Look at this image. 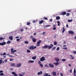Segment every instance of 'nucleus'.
Wrapping results in <instances>:
<instances>
[{
    "mask_svg": "<svg viewBox=\"0 0 76 76\" xmlns=\"http://www.w3.org/2000/svg\"><path fill=\"white\" fill-rule=\"evenodd\" d=\"M9 39L11 40H13V37L11 36L9 37Z\"/></svg>",
    "mask_w": 76,
    "mask_h": 76,
    "instance_id": "a211bd4d",
    "label": "nucleus"
},
{
    "mask_svg": "<svg viewBox=\"0 0 76 76\" xmlns=\"http://www.w3.org/2000/svg\"><path fill=\"white\" fill-rule=\"evenodd\" d=\"M41 42V40H39L37 43V44L36 45L37 46H40V44Z\"/></svg>",
    "mask_w": 76,
    "mask_h": 76,
    "instance_id": "20e7f679",
    "label": "nucleus"
},
{
    "mask_svg": "<svg viewBox=\"0 0 76 76\" xmlns=\"http://www.w3.org/2000/svg\"><path fill=\"white\" fill-rule=\"evenodd\" d=\"M14 60V59H10V61H13Z\"/></svg>",
    "mask_w": 76,
    "mask_h": 76,
    "instance_id": "4c0bfd02",
    "label": "nucleus"
},
{
    "mask_svg": "<svg viewBox=\"0 0 76 76\" xmlns=\"http://www.w3.org/2000/svg\"><path fill=\"white\" fill-rule=\"evenodd\" d=\"M3 39H4V38L2 37L0 38V41H2Z\"/></svg>",
    "mask_w": 76,
    "mask_h": 76,
    "instance_id": "2f4dec72",
    "label": "nucleus"
},
{
    "mask_svg": "<svg viewBox=\"0 0 76 76\" xmlns=\"http://www.w3.org/2000/svg\"><path fill=\"white\" fill-rule=\"evenodd\" d=\"M66 14V12H64L61 13V15H65Z\"/></svg>",
    "mask_w": 76,
    "mask_h": 76,
    "instance_id": "a878e982",
    "label": "nucleus"
},
{
    "mask_svg": "<svg viewBox=\"0 0 76 76\" xmlns=\"http://www.w3.org/2000/svg\"><path fill=\"white\" fill-rule=\"evenodd\" d=\"M23 30H24L23 28H22L20 29V31H23Z\"/></svg>",
    "mask_w": 76,
    "mask_h": 76,
    "instance_id": "a18cd8bd",
    "label": "nucleus"
},
{
    "mask_svg": "<svg viewBox=\"0 0 76 76\" xmlns=\"http://www.w3.org/2000/svg\"><path fill=\"white\" fill-rule=\"evenodd\" d=\"M55 61H56L57 62H59L60 59H59L58 58H55Z\"/></svg>",
    "mask_w": 76,
    "mask_h": 76,
    "instance_id": "9d476101",
    "label": "nucleus"
},
{
    "mask_svg": "<svg viewBox=\"0 0 76 76\" xmlns=\"http://www.w3.org/2000/svg\"><path fill=\"white\" fill-rule=\"evenodd\" d=\"M66 61V60L65 59H62V60H61V61Z\"/></svg>",
    "mask_w": 76,
    "mask_h": 76,
    "instance_id": "473e14b6",
    "label": "nucleus"
},
{
    "mask_svg": "<svg viewBox=\"0 0 76 76\" xmlns=\"http://www.w3.org/2000/svg\"><path fill=\"white\" fill-rule=\"evenodd\" d=\"M43 74V72L42 71H41L40 72H39L37 73V75H42Z\"/></svg>",
    "mask_w": 76,
    "mask_h": 76,
    "instance_id": "0eeeda50",
    "label": "nucleus"
},
{
    "mask_svg": "<svg viewBox=\"0 0 76 76\" xmlns=\"http://www.w3.org/2000/svg\"><path fill=\"white\" fill-rule=\"evenodd\" d=\"M19 38V36L15 37V39H18Z\"/></svg>",
    "mask_w": 76,
    "mask_h": 76,
    "instance_id": "13d9d810",
    "label": "nucleus"
},
{
    "mask_svg": "<svg viewBox=\"0 0 76 76\" xmlns=\"http://www.w3.org/2000/svg\"><path fill=\"white\" fill-rule=\"evenodd\" d=\"M70 56L71 57V59L72 60H73L74 59V57L72 56V55H70Z\"/></svg>",
    "mask_w": 76,
    "mask_h": 76,
    "instance_id": "393cba45",
    "label": "nucleus"
},
{
    "mask_svg": "<svg viewBox=\"0 0 76 76\" xmlns=\"http://www.w3.org/2000/svg\"><path fill=\"white\" fill-rule=\"evenodd\" d=\"M6 44V42H4L2 43H0V45L3 46L4 45H5Z\"/></svg>",
    "mask_w": 76,
    "mask_h": 76,
    "instance_id": "423d86ee",
    "label": "nucleus"
},
{
    "mask_svg": "<svg viewBox=\"0 0 76 76\" xmlns=\"http://www.w3.org/2000/svg\"><path fill=\"white\" fill-rule=\"evenodd\" d=\"M70 14L69 13H67L66 14V16H69V15Z\"/></svg>",
    "mask_w": 76,
    "mask_h": 76,
    "instance_id": "5fc2aeb1",
    "label": "nucleus"
},
{
    "mask_svg": "<svg viewBox=\"0 0 76 76\" xmlns=\"http://www.w3.org/2000/svg\"><path fill=\"white\" fill-rule=\"evenodd\" d=\"M63 49H67V47H66L65 48H64L63 47Z\"/></svg>",
    "mask_w": 76,
    "mask_h": 76,
    "instance_id": "49530a36",
    "label": "nucleus"
},
{
    "mask_svg": "<svg viewBox=\"0 0 76 76\" xmlns=\"http://www.w3.org/2000/svg\"><path fill=\"white\" fill-rule=\"evenodd\" d=\"M34 61H31V60L29 61H28V63H34Z\"/></svg>",
    "mask_w": 76,
    "mask_h": 76,
    "instance_id": "ddd939ff",
    "label": "nucleus"
},
{
    "mask_svg": "<svg viewBox=\"0 0 76 76\" xmlns=\"http://www.w3.org/2000/svg\"><path fill=\"white\" fill-rule=\"evenodd\" d=\"M71 10H70L67 11V12H71Z\"/></svg>",
    "mask_w": 76,
    "mask_h": 76,
    "instance_id": "bf43d9fd",
    "label": "nucleus"
},
{
    "mask_svg": "<svg viewBox=\"0 0 76 76\" xmlns=\"http://www.w3.org/2000/svg\"><path fill=\"white\" fill-rule=\"evenodd\" d=\"M30 24H31L30 22H28V23H27V25H30Z\"/></svg>",
    "mask_w": 76,
    "mask_h": 76,
    "instance_id": "a19ab883",
    "label": "nucleus"
},
{
    "mask_svg": "<svg viewBox=\"0 0 76 76\" xmlns=\"http://www.w3.org/2000/svg\"><path fill=\"white\" fill-rule=\"evenodd\" d=\"M21 65V64L20 63L16 65V67H20Z\"/></svg>",
    "mask_w": 76,
    "mask_h": 76,
    "instance_id": "6e6552de",
    "label": "nucleus"
},
{
    "mask_svg": "<svg viewBox=\"0 0 76 76\" xmlns=\"http://www.w3.org/2000/svg\"><path fill=\"white\" fill-rule=\"evenodd\" d=\"M11 43V41L10 40L8 41L7 42V44H10Z\"/></svg>",
    "mask_w": 76,
    "mask_h": 76,
    "instance_id": "4be33fe9",
    "label": "nucleus"
},
{
    "mask_svg": "<svg viewBox=\"0 0 76 76\" xmlns=\"http://www.w3.org/2000/svg\"><path fill=\"white\" fill-rule=\"evenodd\" d=\"M56 29V28H53V30H55Z\"/></svg>",
    "mask_w": 76,
    "mask_h": 76,
    "instance_id": "338daca9",
    "label": "nucleus"
},
{
    "mask_svg": "<svg viewBox=\"0 0 76 76\" xmlns=\"http://www.w3.org/2000/svg\"><path fill=\"white\" fill-rule=\"evenodd\" d=\"M43 76H48V73H45L43 75Z\"/></svg>",
    "mask_w": 76,
    "mask_h": 76,
    "instance_id": "6ab92c4d",
    "label": "nucleus"
},
{
    "mask_svg": "<svg viewBox=\"0 0 76 76\" xmlns=\"http://www.w3.org/2000/svg\"><path fill=\"white\" fill-rule=\"evenodd\" d=\"M53 46V45L52 44L50 45V46H48V48L49 49H50L51 48H52Z\"/></svg>",
    "mask_w": 76,
    "mask_h": 76,
    "instance_id": "7ed1b4c3",
    "label": "nucleus"
},
{
    "mask_svg": "<svg viewBox=\"0 0 76 76\" xmlns=\"http://www.w3.org/2000/svg\"><path fill=\"white\" fill-rule=\"evenodd\" d=\"M60 75L61 76H63V75L62 73H60Z\"/></svg>",
    "mask_w": 76,
    "mask_h": 76,
    "instance_id": "864d4df0",
    "label": "nucleus"
},
{
    "mask_svg": "<svg viewBox=\"0 0 76 76\" xmlns=\"http://www.w3.org/2000/svg\"><path fill=\"white\" fill-rule=\"evenodd\" d=\"M56 26V25H55V24H53V27H54V28H55V27Z\"/></svg>",
    "mask_w": 76,
    "mask_h": 76,
    "instance_id": "e2e57ef3",
    "label": "nucleus"
},
{
    "mask_svg": "<svg viewBox=\"0 0 76 76\" xmlns=\"http://www.w3.org/2000/svg\"><path fill=\"white\" fill-rule=\"evenodd\" d=\"M16 40H17V42H18V41H20V39H17Z\"/></svg>",
    "mask_w": 76,
    "mask_h": 76,
    "instance_id": "c03bdc74",
    "label": "nucleus"
},
{
    "mask_svg": "<svg viewBox=\"0 0 76 76\" xmlns=\"http://www.w3.org/2000/svg\"><path fill=\"white\" fill-rule=\"evenodd\" d=\"M24 43L25 44H28L29 43V42L28 41H25V42H24Z\"/></svg>",
    "mask_w": 76,
    "mask_h": 76,
    "instance_id": "c9c22d12",
    "label": "nucleus"
},
{
    "mask_svg": "<svg viewBox=\"0 0 76 76\" xmlns=\"http://www.w3.org/2000/svg\"><path fill=\"white\" fill-rule=\"evenodd\" d=\"M38 64L40 65V64H41V61H39L38 62Z\"/></svg>",
    "mask_w": 76,
    "mask_h": 76,
    "instance_id": "8fccbe9b",
    "label": "nucleus"
},
{
    "mask_svg": "<svg viewBox=\"0 0 76 76\" xmlns=\"http://www.w3.org/2000/svg\"><path fill=\"white\" fill-rule=\"evenodd\" d=\"M47 28L46 25L44 26V28Z\"/></svg>",
    "mask_w": 76,
    "mask_h": 76,
    "instance_id": "680f3d73",
    "label": "nucleus"
},
{
    "mask_svg": "<svg viewBox=\"0 0 76 76\" xmlns=\"http://www.w3.org/2000/svg\"><path fill=\"white\" fill-rule=\"evenodd\" d=\"M3 75H4V73H1L0 74V75L1 76H3Z\"/></svg>",
    "mask_w": 76,
    "mask_h": 76,
    "instance_id": "72a5a7b5",
    "label": "nucleus"
},
{
    "mask_svg": "<svg viewBox=\"0 0 76 76\" xmlns=\"http://www.w3.org/2000/svg\"><path fill=\"white\" fill-rule=\"evenodd\" d=\"M69 33L71 34H72L74 33V32L72 31H69Z\"/></svg>",
    "mask_w": 76,
    "mask_h": 76,
    "instance_id": "f3484780",
    "label": "nucleus"
},
{
    "mask_svg": "<svg viewBox=\"0 0 76 76\" xmlns=\"http://www.w3.org/2000/svg\"><path fill=\"white\" fill-rule=\"evenodd\" d=\"M56 48V47H54L52 49V50L53 51Z\"/></svg>",
    "mask_w": 76,
    "mask_h": 76,
    "instance_id": "c85d7f7f",
    "label": "nucleus"
},
{
    "mask_svg": "<svg viewBox=\"0 0 76 76\" xmlns=\"http://www.w3.org/2000/svg\"><path fill=\"white\" fill-rule=\"evenodd\" d=\"M53 21V20L52 19H50V21L52 22Z\"/></svg>",
    "mask_w": 76,
    "mask_h": 76,
    "instance_id": "69168bd1",
    "label": "nucleus"
},
{
    "mask_svg": "<svg viewBox=\"0 0 76 76\" xmlns=\"http://www.w3.org/2000/svg\"><path fill=\"white\" fill-rule=\"evenodd\" d=\"M44 18L46 20H48V18Z\"/></svg>",
    "mask_w": 76,
    "mask_h": 76,
    "instance_id": "052dcab7",
    "label": "nucleus"
},
{
    "mask_svg": "<svg viewBox=\"0 0 76 76\" xmlns=\"http://www.w3.org/2000/svg\"><path fill=\"white\" fill-rule=\"evenodd\" d=\"M74 74L76 73V70H75V68H74Z\"/></svg>",
    "mask_w": 76,
    "mask_h": 76,
    "instance_id": "09e8293b",
    "label": "nucleus"
},
{
    "mask_svg": "<svg viewBox=\"0 0 76 76\" xmlns=\"http://www.w3.org/2000/svg\"><path fill=\"white\" fill-rule=\"evenodd\" d=\"M17 50H14V51L11 52V53L13 54H14L15 52H16Z\"/></svg>",
    "mask_w": 76,
    "mask_h": 76,
    "instance_id": "412c9836",
    "label": "nucleus"
},
{
    "mask_svg": "<svg viewBox=\"0 0 76 76\" xmlns=\"http://www.w3.org/2000/svg\"><path fill=\"white\" fill-rule=\"evenodd\" d=\"M3 61L1 60H0V64H1L2 62Z\"/></svg>",
    "mask_w": 76,
    "mask_h": 76,
    "instance_id": "ea45409f",
    "label": "nucleus"
},
{
    "mask_svg": "<svg viewBox=\"0 0 76 76\" xmlns=\"http://www.w3.org/2000/svg\"><path fill=\"white\" fill-rule=\"evenodd\" d=\"M49 66L51 68H53L54 67V66L52 64H49Z\"/></svg>",
    "mask_w": 76,
    "mask_h": 76,
    "instance_id": "9b49d317",
    "label": "nucleus"
},
{
    "mask_svg": "<svg viewBox=\"0 0 76 76\" xmlns=\"http://www.w3.org/2000/svg\"><path fill=\"white\" fill-rule=\"evenodd\" d=\"M18 75L19 76H23V75H22L21 74H18Z\"/></svg>",
    "mask_w": 76,
    "mask_h": 76,
    "instance_id": "4d7b16f0",
    "label": "nucleus"
},
{
    "mask_svg": "<svg viewBox=\"0 0 76 76\" xmlns=\"http://www.w3.org/2000/svg\"><path fill=\"white\" fill-rule=\"evenodd\" d=\"M27 52H28V53H29L30 52V51L29 50H27Z\"/></svg>",
    "mask_w": 76,
    "mask_h": 76,
    "instance_id": "37998d69",
    "label": "nucleus"
},
{
    "mask_svg": "<svg viewBox=\"0 0 76 76\" xmlns=\"http://www.w3.org/2000/svg\"><path fill=\"white\" fill-rule=\"evenodd\" d=\"M39 65L41 66V67L42 68L43 67V64H39Z\"/></svg>",
    "mask_w": 76,
    "mask_h": 76,
    "instance_id": "e433bc0d",
    "label": "nucleus"
},
{
    "mask_svg": "<svg viewBox=\"0 0 76 76\" xmlns=\"http://www.w3.org/2000/svg\"><path fill=\"white\" fill-rule=\"evenodd\" d=\"M45 60V58L44 56H42L40 58V61H44Z\"/></svg>",
    "mask_w": 76,
    "mask_h": 76,
    "instance_id": "f03ea898",
    "label": "nucleus"
},
{
    "mask_svg": "<svg viewBox=\"0 0 76 76\" xmlns=\"http://www.w3.org/2000/svg\"><path fill=\"white\" fill-rule=\"evenodd\" d=\"M37 58V57L36 56H35L34 57H33L31 58V59H33V60H34Z\"/></svg>",
    "mask_w": 76,
    "mask_h": 76,
    "instance_id": "4468645a",
    "label": "nucleus"
},
{
    "mask_svg": "<svg viewBox=\"0 0 76 76\" xmlns=\"http://www.w3.org/2000/svg\"><path fill=\"white\" fill-rule=\"evenodd\" d=\"M32 41H33L34 42H36V40L35 38H32Z\"/></svg>",
    "mask_w": 76,
    "mask_h": 76,
    "instance_id": "f8f14e48",
    "label": "nucleus"
},
{
    "mask_svg": "<svg viewBox=\"0 0 76 76\" xmlns=\"http://www.w3.org/2000/svg\"><path fill=\"white\" fill-rule=\"evenodd\" d=\"M57 43L56 42H54V45H57Z\"/></svg>",
    "mask_w": 76,
    "mask_h": 76,
    "instance_id": "58836bf2",
    "label": "nucleus"
},
{
    "mask_svg": "<svg viewBox=\"0 0 76 76\" xmlns=\"http://www.w3.org/2000/svg\"><path fill=\"white\" fill-rule=\"evenodd\" d=\"M11 66H15V64L14 63L11 64Z\"/></svg>",
    "mask_w": 76,
    "mask_h": 76,
    "instance_id": "dca6fc26",
    "label": "nucleus"
},
{
    "mask_svg": "<svg viewBox=\"0 0 76 76\" xmlns=\"http://www.w3.org/2000/svg\"><path fill=\"white\" fill-rule=\"evenodd\" d=\"M56 18L57 20H60V18L59 16H57L56 17Z\"/></svg>",
    "mask_w": 76,
    "mask_h": 76,
    "instance_id": "aec40b11",
    "label": "nucleus"
},
{
    "mask_svg": "<svg viewBox=\"0 0 76 76\" xmlns=\"http://www.w3.org/2000/svg\"><path fill=\"white\" fill-rule=\"evenodd\" d=\"M45 66V67H47L48 68L49 67V66H48V65H47V64H46Z\"/></svg>",
    "mask_w": 76,
    "mask_h": 76,
    "instance_id": "de8ad7c7",
    "label": "nucleus"
},
{
    "mask_svg": "<svg viewBox=\"0 0 76 76\" xmlns=\"http://www.w3.org/2000/svg\"><path fill=\"white\" fill-rule=\"evenodd\" d=\"M11 52H12L13 51L14 49L13 48H11Z\"/></svg>",
    "mask_w": 76,
    "mask_h": 76,
    "instance_id": "3c124183",
    "label": "nucleus"
},
{
    "mask_svg": "<svg viewBox=\"0 0 76 76\" xmlns=\"http://www.w3.org/2000/svg\"><path fill=\"white\" fill-rule=\"evenodd\" d=\"M34 37L33 36H31L30 37V39H33Z\"/></svg>",
    "mask_w": 76,
    "mask_h": 76,
    "instance_id": "79ce46f5",
    "label": "nucleus"
},
{
    "mask_svg": "<svg viewBox=\"0 0 76 76\" xmlns=\"http://www.w3.org/2000/svg\"><path fill=\"white\" fill-rule=\"evenodd\" d=\"M45 34H46V32H43V33L42 34V35H45Z\"/></svg>",
    "mask_w": 76,
    "mask_h": 76,
    "instance_id": "7c9ffc66",
    "label": "nucleus"
},
{
    "mask_svg": "<svg viewBox=\"0 0 76 76\" xmlns=\"http://www.w3.org/2000/svg\"><path fill=\"white\" fill-rule=\"evenodd\" d=\"M44 22V21L43 20H41V21H39V23L40 24H41L42 23Z\"/></svg>",
    "mask_w": 76,
    "mask_h": 76,
    "instance_id": "5701e85b",
    "label": "nucleus"
},
{
    "mask_svg": "<svg viewBox=\"0 0 76 76\" xmlns=\"http://www.w3.org/2000/svg\"><path fill=\"white\" fill-rule=\"evenodd\" d=\"M72 69H70V73H72Z\"/></svg>",
    "mask_w": 76,
    "mask_h": 76,
    "instance_id": "774afa93",
    "label": "nucleus"
},
{
    "mask_svg": "<svg viewBox=\"0 0 76 76\" xmlns=\"http://www.w3.org/2000/svg\"><path fill=\"white\" fill-rule=\"evenodd\" d=\"M4 61L6 63H7V59H6Z\"/></svg>",
    "mask_w": 76,
    "mask_h": 76,
    "instance_id": "0e129e2a",
    "label": "nucleus"
},
{
    "mask_svg": "<svg viewBox=\"0 0 76 76\" xmlns=\"http://www.w3.org/2000/svg\"><path fill=\"white\" fill-rule=\"evenodd\" d=\"M12 74L14 76H18V75L15 72H12Z\"/></svg>",
    "mask_w": 76,
    "mask_h": 76,
    "instance_id": "39448f33",
    "label": "nucleus"
},
{
    "mask_svg": "<svg viewBox=\"0 0 76 76\" xmlns=\"http://www.w3.org/2000/svg\"><path fill=\"white\" fill-rule=\"evenodd\" d=\"M73 21V20H68V22H71Z\"/></svg>",
    "mask_w": 76,
    "mask_h": 76,
    "instance_id": "cd10ccee",
    "label": "nucleus"
},
{
    "mask_svg": "<svg viewBox=\"0 0 76 76\" xmlns=\"http://www.w3.org/2000/svg\"><path fill=\"white\" fill-rule=\"evenodd\" d=\"M60 49V48L59 47H57V48L56 49V50L57 51H58V50H59Z\"/></svg>",
    "mask_w": 76,
    "mask_h": 76,
    "instance_id": "f704fd0d",
    "label": "nucleus"
},
{
    "mask_svg": "<svg viewBox=\"0 0 76 76\" xmlns=\"http://www.w3.org/2000/svg\"><path fill=\"white\" fill-rule=\"evenodd\" d=\"M54 64H55L56 66H57V65H59V64L58 63V62H57L56 63H54Z\"/></svg>",
    "mask_w": 76,
    "mask_h": 76,
    "instance_id": "bb28decb",
    "label": "nucleus"
},
{
    "mask_svg": "<svg viewBox=\"0 0 76 76\" xmlns=\"http://www.w3.org/2000/svg\"><path fill=\"white\" fill-rule=\"evenodd\" d=\"M25 72H23L22 74V75H25Z\"/></svg>",
    "mask_w": 76,
    "mask_h": 76,
    "instance_id": "603ef678",
    "label": "nucleus"
},
{
    "mask_svg": "<svg viewBox=\"0 0 76 76\" xmlns=\"http://www.w3.org/2000/svg\"><path fill=\"white\" fill-rule=\"evenodd\" d=\"M65 31V29L64 27L63 28V31L62 33H64Z\"/></svg>",
    "mask_w": 76,
    "mask_h": 76,
    "instance_id": "c756f323",
    "label": "nucleus"
},
{
    "mask_svg": "<svg viewBox=\"0 0 76 76\" xmlns=\"http://www.w3.org/2000/svg\"><path fill=\"white\" fill-rule=\"evenodd\" d=\"M37 48V47L36 46H34L33 45H32L31 46H30L29 48V49L31 50H34Z\"/></svg>",
    "mask_w": 76,
    "mask_h": 76,
    "instance_id": "f257e3e1",
    "label": "nucleus"
},
{
    "mask_svg": "<svg viewBox=\"0 0 76 76\" xmlns=\"http://www.w3.org/2000/svg\"><path fill=\"white\" fill-rule=\"evenodd\" d=\"M48 45H45L43 47H42V49H47L48 48Z\"/></svg>",
    "mask_w": 76,
    "mask_h": 76,
    "instance_id": "1a4fd4ad",
    "label": "nucleus"
},
{
    "mask_svg": "<svg viewBox=\"0 0 76 76\" xmlns=\"http://www.w3.org/2000/svg\"><path fill=\"white\" fill-rule=\"evenodd\" d=\"M52 74L54 76H56V72H52Z\"/></svg>",
    "mask_w": 76,
    "mask_h": 76,
    "instance_id": "2eb2a0df",
    "label": "nucleus"
},
{
    "mask_svg": "<svg viewBox=\"0 0 76 76\" xmlns=\"http://www.w3.org/2000/svg\"><path fill=\"white\" fill-rule=\"evenodd\" d=\"M73 53L74 54H76V51H74L73 52Z\"/></svg>",
    "mask_w": 76,
    "mask_h": 76,
    "instance_id": "6e6d98bb",
    "label": "nucleus"
},
{
    "mask_svg": "<svg viewBox=\"0 0 76 76\" xmlns=\"http://www.w3.org/2000/svg\"><path fill=\"white\" fill-rule=\"evenodd\" d=\"M57 23H58V26H60V21H57Z\"/></svg>",
    "mask_w": 76,
    "mask_h": 76,
    "instance_id": "b1692460",
    "label": "nucleus"
}]
</instances>
